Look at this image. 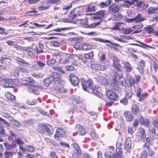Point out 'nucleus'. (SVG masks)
<instances>
[{
    "label": "nucleus",
    "instance_id": "29",
    "mask_svg": "<svg viewBox=\"0 0 158 158\" xmlns=\"http://www.w3.org/2000/svg\"><path fill=\"white\" fill-rule=\"evenodd\" d=\"M16 153L14 151H6L4 152V155L5 158H12V156Z\"/></svg>",
    "mask_w": 158,
    "mask_h": 158
},
{
    "label": "nucleus",
    "instance_id": "17",
    "mask_svg": "<svg viewBox=\"0 0 158 158\" xmlns=\"http://www.w3.org/2000/svg\"><path fill=\"white\" fill-rule=\"evenodd\" d=\"M4 144L7 150L15 148L17 146L16 143H12L10 144L7 142H5L4 143Z\"/></svg>",
    "mask_w": 158,
    "mask_h": 158
},
{
    "label": "nucleus",
    "instance_id": "4",
    "mask_svg": "<svg viewBox=\"0 0 158 158\" xmlns=\"http://www.w3.org/2000/svg\"><path fill=\"white\" fill-rule=\"evenodd\" d=\"M3 86L5 88H13L14 86V80L11 79H5L3 80Z\"/></svg>",
    "mask_w": 158,
    "mask_h": 158
},
{
    "label": "nucleus",
    "instance_id": "21",
    "mask_svg": "<svg viewBox=\"0 0 158 158\" xmlns=\"http://www.w3.org/2000/svg\"><path fill=\"white\" fill-rule=\"evenodd\" d=\"M148 13L149 14H158V8L155 7H150L147 10Z\"/></svg>",
    "mask_w": 158,
    "mask_h": 158
},
{
    "label": "nucleus",
    "instance_id": "59",
    "mask_svg": "<svg viewBox=\"0 0 158 158\" xmlns=\"http://www.w3.org/2000/svg\"><path fill=\"white\" fill-rule=\"evenodd\" d=\"M56 62V60L55 59L52 58L47 62V64L48 66H50Z\"/></svg>",
    "mask_w": 158,
    "mask_h": 158
},
{
    "label": "nucleus",
    "instance_id": "63",
    "mask_svg": "<svg viewBox=\"0 0 158 158\" xmlns=\"http://www.w3.org/2000/svg\"><path fill=\"white\" fill-rule=\"evenodd\" d=\"M143 27V25L142 23H139L138 24L135 26H133L132 27L133 28L135 29H139Z\"/></svg>",
    "mask_w": 158,
    "mask_h": 158
},
{
    "label": "nucleus",
    "instance_id": "64",
    "mask_svg": "<svg viewBox=\"0 0 158 158\" xmlns=\"http://www.w3.org/2000/svg\"><path fill=\"white\" fill-rule=\"evenodd\" d=\"M81 24L82 26L84 27L88 28V22L86 21L81 20Z\"/></svg>",
    "mask_w": 158,
    "mask_h": 158
},
{
    "label": "nucleus",
    "instance_id": "5",
    "mask_svg": "<svg viewBox=\"0 0 158 158\" xmlns=\"http://www.w3.org/2000/svg\"><path fill=\"white\" fill-rule=\"evenodd\" d=\"M113 60V67L118 71L121 72V69L120 68H121V66L119 63V60L117 58L114 56L112 57Z\"/></svg>",
    "mask_w": 158,
    "mask_h": 158
},
{
    "label": "nucleus",
    "instance_id": "45",
    "mask_svg": "<svg viewBox=\"0 0 158 158\" xmlns=\"http://www.w3.org/2000/svg\"><path fill=\"white\" fill-rule=\"evenodd\" d=\"M96 10V6H92L90 5H89L86 10V12H92L95 11Z\"/></svg>",
    "mask_w": 158,
    "mask_h": 158
},
{
    "label": "nucleus",
    "instance_id": "2",
    "mask_svg": "<svg viewBox=\"0 0 158 158\" xmlns=\"http://www.w3.org/2000/svg\"><path fill=\"white\" fill-rule=\"evenodd\" d=\"M66 133L64 130L60 128H58L56 131V134L54 136L55 139L58 140L60 139V138L65 137L66 136Z\"/></svg>",
    "mask_w": 158,
    "mask_h": 158
},
{
    "label": "nucleus",
    "instance_id": "13",
    "mask_svg": "<svg viewBox=\"0 0 158 158\" xmlns=\"http://www.w3.org/2000/svg\"><path fill=\"white\" fill-rule=\"evenodd\" d=\"M72 3H71L69 6H65L62 7L60 9L61 14L64 15H65L69 10L72 8Z\"/></svg>",
    "mask_w": 158,
    "mask_h": 158
},
{
    "label": "nucleus",
    "instance_id": "56",
    "mask_svg": "<svg viewBox=\"0 0 158 158\" xmlns=\"http://www.w3.org/2000/svg\"><path fill=\"white\" fill-rule=\"evenodd\" d=\"M90 135L92 139L94 140H96L98 138V136L97 135L94 131H92L90 133Z\"/></svg>",
    "mask_w": 158,
    "mask_h": 158
},
{
    "label": "nucleus",
    "instance_id": "49",
    "mask_svg": "<svg viewBox=\"0 0 158 158\" xmlns=\"http://www.w3.org/2000/svg\"><path fill=\"white\" fill-rule=\"evenodd\" d=\"M128 81L129 85L131 87L136 83V82L135 81L134 78L132 77H131L129 79Z\"/></svg>",
    "mask_w": 158,
    "mask_h": 158
},
{
    "label": "nucleus",
    "instance_id": "54",
    "mask_svg": "<svg viewBox=\"0 0 158 158\" xmlns=\"http://www.w3.org/2000/svg\"><path fill=\"white\" fill-rule=\"evenodd\" d=\"M15 136V134H14L11 131H9V136H8V139L9 140L13 139L14 137Z\"/></svg>",
    "mask_w": 158,
    "mask_h": 158
},
{
    "label": "nucleus",
    "instance_id": "31",
    "mask_svg": "<svg viewBox=\"0 0 158 158\" xmlns=\"http://www.w3.org/2000/svg\"><path fill=\"white\" fill-rule=\"evenodd\" d=\"M133 30L131 28H123V27L122 29L121 32L124 34H128L133 31Z\"/></svg>",
    "mask_w": 158,
    "mask_h": 158
},
{
    "label": "nucleus",
    "instance_id": "47",
    "mask_svg": "<svg viewBox=\"0 0 158 158\" xmlns=\"http://www.w3.org/2000/svg\"><path fill=\"white\" fill-rule=\"evenodd\" d=\"M111 2V0H107L105 2H102L100 4V6L102 8H103L105 6H107L110 5Z\"/></svg>",
    "mask_w": 158,
    "mask_h": 158
},
{
    "label": "nucleus",
    "instance_id": "39",
    "mask_svg": "<svg viewBox=\"0 0 158 158\" xmlns=\"http://www.w3.org/2000/svg\"><path fill=\"white\" fill-rule=\"evenodd\" d=\"M37 101L36 99H29L27 100L26 103L29 105H34L36 104Z\"/></svg>",
    "mask_w": 158,
    "mask_h": 158
},
{
    "label": "nucleus",
    "instance_id": "43",
    "mask_svg": "<svg viewBox=\"0 0 158 158\" xmlns=\"http://www.w3.org/2000/svg\"><path fill=\"white\" fill-rule=\"evenodd\" d=\"M101 23L100 21H98L96 22L91 23L90 25L88 26V28L94 29L96 28V27L99 26Z\"/></svg>",
    "mask_w": 158,
    "mask_h": 158
},
{
    "label": "nucleus",
    "instance_id": "38",
    "mask_svg": "<svg viewBox=\"0 0 158 158\" xmlns=\"http://www.w3.org/2000/svg\"><path fill=\"white\" fill-rule=\"evenodd\" d=\"M137 6L143 9H145L148 7V4L143 2H140L138 3Z\"/></svg>",
    "mask_w": 158,
    "mask_h": 158
},
{
    "label": "nucleus",
    "instance_id": "57",
    "mask_svg": "<svg viewBox=\"0 0 158 158\" xmlns=\"http://www.w3.org/2000/svg\"><path fill=\"white\" fill-rule=\"evenodd\" d=\"M52 81H51L49 77L48 78L45 79L44 81V83L46 86H48L50 83L51 82H52Z\"/></svg>",
    "mask_w": 158,
    "mask_h": 158
},
{
    "label": "nucleus",
    "instance_id": "35",
    "mask_svg": "<svg viewBox=\"0 0 158 158\" xmlns=\"http://www.w3.org/2000/svg\"><path fill=\"white\" fill-rule=\"evenodd\" d=\"M2 115L4 117L9 118L10 116V114L9 112L5 110H3L0 111Z\"/></svg>",
    "mask_w": 158,
    "mask_h": 158
},
{
    "label": "nucleus",
    "instance_id": "58",
    "mask_svg": "<svg viewBox=\"0 0 158 158\" xmlns=\"http://www.w3.org/2000/svg\"><path fill=\"white\" fill-rule=\"evenodd\" d=\"M146 30L147 33L148 34H151L155 32L154 30L150 26L146 27Z\"/></svg>",
    "mask_w": 158,
    "mask_h": 158
},
{
    "label": "nucleus",
    "instance_id": "30",
    "mask_svg": "<svg viewBox=\"0 0 158 158\" xmlns=\"http://www.w3.org/2000/svg\"><path fill=\"white\" fill-rule=\"evenodd\" d=\"M72 146L73 148L77 152V155L78 156V155H80L81 152L79 146L78 144L76 143H73L72 144Z\"/></svg>",
    "mask_w": 158,
    "mask_h": 158
},
{
    "label": "nucleus",
    "instance_id": "55",
    "mask_svg": "<svg viewBox=\"0 0 158 158\" xmlns=\"http://www.w3.org/2000/svg\"><path fill=\"white\" fill-rule=\"evenodd\" d=\"M82 44L79 43H76L73 46V47L75 48L77 50H81V49Z\"/></svg>",
    "mask_w": 158,
    "mask_h": 158
},
{
    "label": "nucleus",
    "instance_id": "20",
    "mask_svg": "<svg viewBox=\"0 0 158 158\" xmlns=\"http://www.w3.org/2000/svg\"><path fill=\"white\" fill-rule=\"evenodd\" d=\"M50 77L51 81L56 82L58 80L59 75L57 73L53 72L51 73Z\"/></svg>",
    "mask_w": 158,
    "mask_h": 158
},
{
    "label": "nucleus",
    "instance_id": "61",
    "mask_svg": "<svg viewBox=\"0 0 158 158\" xmlns=\"http://www.w3.org/2000/svg\"><path fill=\"white\" fill-rule=\"evenodd\" d=\"M0 135H3L4 136L7 135L6 131L2 127H0Z\"/></svg>",
    "mask_w": 158,
    "mask_h": 158
},
{
    "label": "nucleus",
    "instance_id": "22",
    "mask_svg": "<svg viewBox=\"0 0 158 158\" xmlns=\"http://www.w3.org/2000/svg\"><path fill=\"white\" fill-rule=\"evenodd\" d=\"M124 116L127 121H131L132 119L133 115L130 111H126Z\"/></svg>",
    "mask_w": 158,
    "mask_h": 158
},
{
    "label": "nucleus",
    "instance_id": "23",
    "mask_svg": "<svg viewBox=\"0 0 158 158\" xmlns=\"http://www.w3.org/2000/svg\"><path fill=\"white\" fill-rule=\"evenodd\" d=\"M124 23H116L115 24L114 27L111 28V29L113 30H118L121 31L123 27V26H122V25Z\"/></svg>",
    "mask_w": 158,
    "mask_h": 158
},
{
    "label": "nucleus",
    "instance_id": "3",
    "mask_svg": "<svg viewBox=\"0 0 158 158\" xmlns=\"http://www.w3.org/2000/svg\"><path fill=\"white\" fill-rule=\"evenodd\" d=\"M124 147L127 152H130V149L132 148L131 139L130 137H127L125 139L124 143Z\"/></svg>",
    "mask_w": 158,
    "mask_h": 158
},
{
    "label": "nucleus",
    "instance_id": "48",
    "mask_svg": "<svg viewBox=\"0 0 158 158\" xmlns=\"http://www.w3.org/2000/svg\"><path fill=\"white\" fill-rule=\"evenodd\" d=\"M52 68L55 70L57 71L62 74H64L65 72L62 69V68L60 67L53 66Z\"/></svg>",
    "mask_w": 158,
    "mask_h": 158
},
{
    "label": "nucleus",
    "instance_id": "9",
    "mask_svg": "<svg viewBox=\"0 0 158 158\" xmlns=\"http://www.w3.org/2000/svg\"><path fill=\"white\" fill-rule=\"evenodd\" d=\"M94 40L96 41H98L103 43H109L110 44H106V46L107 47H109L112 48L113 45H117V44L115 43H113L110 42V41L102 39L100 38H95Z\"/></svg>",
    "mask_w": 158,
    "mask_h": 158
},
{
    "label": "nucleus",
    "instance_id": "12",
    "mask_svg": "<svg viewBox=\"0 0 158 158\" xmlns=\"http://www.w3.org/2000/svg\"><path fill=\"white\" fill-rule=\"evenodd\" d=\"M75 130L78 134L81 135H84L85 134V131L83 127L77 124L76 126Z\"/></svg>",
    "mask_w": 158,
    "mask_h": 158
},
{
    "label": "nucleus",
    "instance_id": "6",
    "mask_svg": "<svg viewBox=\"0 0 158 158\" xmlns=\"http://www.w3.org/2000/svg\"><path fill=\"white\" fill-rule=\"evenodd\" d=\"M83 10L82 9L79 8H77L74 9L73 12H74V14L73 15H70L71 17L74 18H76V17L80 16L83 14L82 13ZM73 11L71 10L70 11V13L73 12Z\"/></svg>",
    "mask_w": 158,
    "mask_h": 158
},
{
    "label": "nucleus",
    "instance_id": "34",
    "mask_svg": "<svg viewBox=\"0 0 158 158\" xmlns=\"http://www.w3.org/2000/svg\"><path fill=\"white\" fill-rule=\"evenodd\" d=\"M47 129V127L46 126L41 125L38 127V131L40 132L44 133L46 132Z\"/></svg>",
    "mask_w": 158,
    "mask_h": 158
},
{
    "label": "nucleus",
    "instance_id": "44",
    "mask_svg": "<svg viewBox=\"0 0 158 158\" xmlns=\"http://www.w3.org/2000/svg\"><path fill=\"white\" fill-rule=\"evenodd\" d=\"M92 46L90 44H85L82 46L81 49L85 50H89L91 49Z\"/></svg>",
    "mask_w": 158,
    "mask_h": 158
},
{
    "label": "nucleus",
    "instance_id": "1",
    "mask_svg": "<svg viewBox=\"0 0 158 158\" xmlns=\"http://www.w3.org/2000/svg\"><path fill=\"white\" fill-rule=\"evenodd\" d=\"M82 86L83 90L89 92L91 93L89 91L90 89L93 87L92 85L93 84V82L91 79H89L87 80H85L82 78L81 80Z\"/></svg>",
    "mask_w": 158,
    "mask_h": 158
},
{
    "label": "nucleus",
    "instance_id": "11",
    "mask_svg": "<svg viewBox=\"0 0 158 158\" xmlns=\"http://www.w3.org/2000/svg\"><path fill=\"white\" fill-rule=\"evenodd\" d=\"M91 68L99 71L104 70L106 69V67L99 64H91Z\"/></svg>",
    "mask_w": 158,
    "mask_h": 158
},
{
    "label": "nucleus",
    "instance_id": "32",
    "mask_svg": "<svg viewBox=\"0 0 158 158\" xmlns=\"http://www.w3.org/2000/svg\"><path fill=\"white\" fill-rule=\"evenodd\" d=\"M60 63L62 64H66L69 63V60L66 55L62 58H61L59 60Z\"/></svg>",
    "mask_w": 158,
    "mask_h": 158
},
{
    "label": "nucleus",
    "instance_id": "16",
    "mask_svg": "<svg viewBox=\"0 0 158 158\" xmlns=\"http://www.w3.org/2000/svg\"><path fill=\"white\" fill-rule=\"evenodd\" d=\"M123 67L125 70L127 72H131L132 69L131 65L127 61L123 62Z\"/></svg>",
    "mask_w": 158,
    "mask_h": 158
},
{
    "label": "nucleus",
    "instance_id": "25",
    "mask_svg": "<svg viewBox=\"0 0 158 158\" xmlns=\"http://www.w3.org/2000/svg\"><path fill=\"white\" fill-rule=\"evenodd\" d=\"M110 11L112 12H117L119 11V7L116 4H114L110 6L109 7Z\"/></svg>",
    "mask_w": 158,
    "mask_h": 158
},
{
    "label": "nucleus",
    "instance_id": "8",
    "mask_svg": "<svg viewBox=\"0 0 158 158\" xmlns=\"http://www.w3.org/2000/svg\"><path fill=\"white\" fill-rule=\"evenodd\" d=\"M106 96L111 100H116L118 98V95L114 92L110 90H107L106 92Z\"/></svg>",
    "mask_w": 158,
    "mask_h": 158
},
{
    "label": "nucleus",
    "instance_id": "51",
    "mask_svg": "<svg viewBox=\"0 0 158 158\" xmlns=\"http://www.w3.org/2000/svg\"><path fill=\"white\" fill-rule=\"evenodd\" d=\"M141 123L143 125H145L147 126H148L149 125V121L147 119H145L142 118L141 120Z\"/></svg>",
    "mask_w": 158,
    "mask_h": 158
},
{
    "label": "nucleus",
    "instance_id": "28",
    "mask_svg": "<svg viewBox=\"0 0 158 158\" xmlns=\"http://www.w3.org/2000/svg\"><path fill=\"white\" fill-rule=\"evenodd\" d=\"M122 15L119 13H114L112 15L111 18L113 20L115 21H118L122 18Z\"/></svg>",
    "mask_w": 158,
    "mask_h": 158
},
{
    "label": "nucleus",
    "instance_id": "40",
    "mask_svg": "<svg viewBox=\"0 0 158 158\" xmlns=\"http://www.w3.org/2000/svg\"><path fill=\"white\" fill-rule=\"evenodd\" d=\"M6 97L11 101H13L15 99V96L12 95L9 92H7L5 94Z\"/></svg>",
    "mask_w": 158,
    "mask_h": 158
},
{
    "label": "nucleus",
    "instance_id": "19",
    "mask_svg": "<svg viewBox=\"0 0 158 158\" xmlns=\"http://www.w3.org/2000/svg\"><path fill=\"white\" fill-rule=\"evenodd\" d=\"M139 131L140 135L141 141L143 142H145L146 140V134L144 129L142 128H140L139 129Z\"/></svg>",
    "mask_w": 158,
    "mask_h": 158
},
{
    "label": "nucleus",
    "instance_id": "37",
    "mask_svg": "<svg viewBox=\"0 0 158 158\" xmlns=\"http://www.w3.org/2000/svg\"><path fill=\"white\" fill-rule=\"evenodd\" d=\"M72 98L77 103H81L83 102L84 100L81 99L79 96H72Z\"/></svg>",
    "mask_w": 158,
    "mask_h": 158
},
{
    "label": "nucleus",
    "instance_id": "14",
    "mask_svg": "<svg viewBox=\"0 0 158 158\" xmlns=\"http://www.w3.org/2000/svg\"><path fill=\"white\" fill-rule=\"evenodd\" d=\"M97 15L96 16H94L93 18L95 19H100L102 17H103L104 16L105 11L103 10H99L94 14Z\"/></svg>",
    "mask_w": 158,
    "mask_h": 158
},
{
    "label": "nucleus",
    "instance_id": "7",
    "mask_svg": "<svg viewBox=\"0 0 158 158\" xmlns=\"http://www.w3.org/2000/svg\"><path fill=\"white\" fill-rule=\"evenodd\" d=\"M69 80L72 84L74 86L77 85L79 83V79L73 73L70 75Z\"/></svg>",
    "mask_w": 158,
    "mask_h": 158
},
{
    "label": "nucleus",
    "instance_id": "24",
    "mask_svg": "<svg viewBox=\"0 0 158 158\" xmlns=\"http://www.w3.org/2000/svg\"><path fill=\"white\" fill-rule=\"evenodd\" d=\"M134 22L135 23H139L145 20V19L142 17L140 14H138L135 18H133Z\"/></svg>",
    "mask_w": 158,
    "mask_h": 158
},
{
    "label": "nucleus",
    "instance_id": "50",
    "mask_svg": "<svg viewBox=\"0 0 158 158\" xmlns=\"http://www.w3.org/2000/svg\"><path fill=\"white\" fill-rule=\"evenodd\" d=\"M104 155L106 158H110L114 156L113 154L110 151L106 152Z\"/></svg>",
    "mask_w": 158,
    "mask_h": 158
},
{
    "label": "nucleus",
    "instance_id": "18",
    "mask_svg": "<svg viewBox=\"0 0 158 158\" xmlns=\"http://www.w3.org/2000/svg\"><path fill=\"white\" fill-rule=\"evenodd\" d=\"M121 73L119 74V76H117L114 75L113 79V82L114 85H118L119 83L121 82L122 79H123L121 77Z\"/></svg>",
    "mask_w": 158,
    "mask_h": 158
},
{
    "label": "nucleus",
    "instance_id": "42",
    "mask_svg": "<svg viewBox=\"0 0 158 158\" xmlns=\"http://www.w3.org/2000/svg\"><path fill=\"white\" fill-rule=\"evenodd\" d=\"M16 60L18 61V63H22L24 64L27 67H29L30 64L27 62H25V61L23 59H21L19 57H16Z\"/></svg>",
    "mask_w": 158,
    "mask_h": 158
},
{
    "label": "nucleus",
    "instance_id": "60",
    "mask_svg": "<svg viewBox=\"0 0 158 158\" xmlns=\"http://www.w3.org/2000/svg\"><path fill=\"white\" fill-rule=\"evenodd\" d=\"M73 19V18L71 17V15H69L67 18L63 19L64 22L66 23H69L72 21V20Z\"/></svg>",
    "mask_w": 158,
    "mask_h": 158
},
{
    "label": "nucleus",
    "instance_id": "41",
    "mask_svg": "<svg viewBox=\"0 0 158 158\" xmlns=\"http://www.w3.org/2000/svg\"><path fill=\"white\" fill-rule=\"evenodd\" d=\"M16 60L18 61V63H22L24 64L27 67H29L30 64L27 62H25V61L23 59H21L19 57H16Z\"/></svg>",
    "mask_w": 158,
    "mask_h": 158
},
{
    "label": "nucleus",
    "instance_id": "15",
    "mask_svg": "<svg viewBox=\"0 0 158 158\" xmlns=\"http://www.w3.org/2000/svg\"><path fill=\"white\" fill-rule=\"evenodd\" d=\"M22 80L23 81H25L27 82V83H26V84L29 85L30 86H34V81H33V79L32 77H23Z\"/></svg>",
    "mask_w": 158,
    "mask_h": 158
},
{
    "label": "nucleus",
    "instance_id": "27",
    "mask_svg": "<svg viewBox=\"0 0 158 158\" xmlns=\"http://www.w3.org/2000/svg\"><path fill=\"white\" fill-rule=\"evenodd\" d=\"M89 91H91V93L92 92L94 94L97 95L100 98H102L103 96L102 94L99 92L98 90L95 89L94 87H93L91 89L89 90Z\"/></svg>",
    "mask_w": 158,
    "mask_h": 158
},
{
    "label": "nucleus",
    "instance_id": "33",
    "mask_svg": "<svg viewBox=\"0 0 158 158\" xmlns=\"http://www.w3.org/2000/svg\"><path fill=\"white\" fill-rule=\"evenodd\" d=\"M17 71L19 72H20L22 73H23L24 74H27L28 73V70L22 66H20L19 67H18V69H17Z\"/></svg>",
    "mask_w": 158,
    "mask_h": 158
},
{
    "label": "nucleus",
    "instance_id": "36",
    "mask_svg": "<svg viewBox=\"0 0 158 158\" xmlns=\"http://www.w3.org/2000/svg\"><path fill=\"white\" fill-rule=\"evenodd\" d=\"M150 133L152 135V138L154 139H156L158 138V136L155 134V131L154 128L153 127L152 128H149Z\"/></svg>",
    "mask_w": 158,
    "mask_h": 158
},
{
    "label": "nucleus",
    "instance_id": "53",
    "mask_svg": "<svg viewBox=\"0 0 158 158\" xmlns=\"http://www.w3.org/2000/svg\"><path fill=\"white\" fill-rule=\"evenodd\" d=\"M11 123L13 125L18 127H20L21 125L20 122L15 120H12Z\"/></svg>",
    "mask_w": 158,
    "mask_h": 158
},
{
    "label": "nucleus",
    "instance_id": "62",
    "mask_svg": "<svg viewBox=\"0 0 158 158\" xmlns=\"http://www.w3.org/2000/svg\"><path fill=\"white\" fill-rule=\"evenodd\" d=\"M71 29V27L61 28H58L54 30L53 31L57 32H61V31H64L65 30H70Z\"/></svg>",
    "mask_w": 158,
    "mask_h": 158
},
{
    "label": "nucleus",
    "instance_id": "26",
    "mask_svg": "<svg viewBox=\"0 0 158 158\" xmlns=\"http://www.w3.org/2000/svg\"><path fill=\"white\" fill-rule=\"evenodd\" d=\"M131 110L132 113L136 115L139 112V106L136 105H133L131 108Z\"/></svg>",
    "mask_w": 158,
    "mask_h": 158
},
{
    "label": "nucleus",
    "instance_id": "46",
    "mask_svg": "<svg viewBox=\"0 0 158 158\" xmlns=\"http://www.w3.org/2000/svg\"><path fill=\"white\" fill-rule=\"evenodd\" d=\"M99 82L103 85H106L108 84L105 77H100L99 80Z\"/></svg>",
    "mask_w": 158,
    "mask_h": 158
},
{
    "label": "nucleus",
    "instance_id": "52",
    "mask_svg": "<svg viewBox=\"0 0 158 158\" xmlns=\"http://www.w3.org/2000/svg\"><path fill=\"white\" fill-rule=\"evenodd\" d=\"M85 58L88 59H91L93 58L94 57L93 52H91L85 54Z\"/></svg>",
    "mask_w": 158,
    "mask_h": 158
},
{
    "label": "nucleus",
    "instance_id": "10",
    "mask_svg": "<svg viewBox=\"0 0 158 158\" xmlns=\"http://www.w3.org/2000/svg\"><path fill=\"white\" fill-rule=\"evenodd\" d=\"M145 62L143 60H141L137 63V69L138 70L139 73L141 74L144 73V68L145 66Z\"/></svg>",
    "mask_w": 158,
    "mask_h": 158
}]
</instances>
